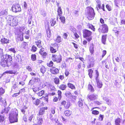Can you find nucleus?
<instances>
[{
	"instance_id": "412c9836",
	"label": "nucleus",
	"mask_w": 125,
	"mask_h": 125,
	"mask_svg": "<svg viewBox=\"0 0 125 125\" xmlns=\"http://www.w3.org/2000/svg\"><path fill=\"white\" fill-rule=\"evenodd\" d=\"M121 119L119 117H117L115 119V125H120Z\"/></svg>"
},
{
	"instance_id": "09e8293b",
	"label": "nucleus",
	"mask_w": 125,
	"mask_h": 125,
	"mask_svg": "<svg viewBox=\"0 0 125 125\" xmlns=\"http://www.w3.org/2000/svg\"><path fill=\"white\" fill-rule=\"evenodd\" d=\"M60 19L61 22L63 23H64L65 21V17L64 16L60 17Z\"/></svg>"
},
{
	"instance_id": "864d4df0",
	"label": "nucleus",
	"mask_w": 125,
	"mask_h": 125,
	"mask_svg": "<svg viewBox=\"0 0 125 125\" xmlns=\"http://www.w3.org/2000/svg\"><path fill=\"white\" fill-rule=\"evenodd\" d=\"M5 92V90L2 88H0V96Z\"/></svg>"
},
{
	"instance_id": "1a4fd4ad",
	"label": "nucleus",
	"mask_w": 125,
	"mask_h": 125,
	"mask_svg": "<svg viewBox=\"0 0 125 125\" xmlns=\"http://www.w3.org/2000/svg\"><path fill=\"white\" fill-rule=\"evenodd\" d=\"M96 72V76L95 77V79L96 81L97 85L98 87L99 88L102 87V84L101 82H99L98 79V77L99 76V73L97 70H95Z\"/></svg>"
},
{
	"instance_id": "de8ad7c7",
	"label": "nucleus",
	"mask_w": 125,
	"mask_h": 125,
	"mask_svg": "<svg viewBox=\"0 0 125 125\" xmlns=\"http://www.w3.org/2000/svg\"><path fill=\"white\" fill-rule=\"evenodd\" d=\"M92 114L94 115H97L99 114V112L97 110H92Z\"/></svg>"
},
{
	"instance_id": "a19ab883",
	"label": "nucleus",
	"mask_w": 125,
	"mask_h": 125,
	"mask_svg": "<svg viewBox=\"0 0 125 125\" xmlns=\"http://www.w3.org/2000/svg\"><path fill=\"white\" fill-rule=\"evenodd\" d=\"M37 47L34 45H33L31 47V52H35L37 51Z\"/></svg>"
},
{
	"instance_id": "c85d7f7f",
	"label": "nucleus",
	"mask_w": 125,
	"mask_h": 125,
	"mask_svg": "<svg viewBox=\"0 0 125 125\" xmlns=\"http://www.w3.org/2000/svg\"><path fill=\"white\" fill-rule=\"evenodd\" d=\"M88 74L89 77L91 79L93 77V71L92 69H90L88 70Z\"/></svg>"
},
{
	"instance_id": "c9c22d12",
	"label": "nucleus",
	"mask_w": 125,
	"mask_h": 125,
	"mask_svg": "<svg viewBox=\"0 0 125 125\" xmlns=\"http://www.w3.org/2000/svg\"><path fill=\"white\" fill-rule=\"evenodd\" d=\"M77 104L79 107L81 108H82L83 105L82 100L81 99H80L78 102Z\"/></svg>"
},
{
	"instance_id": "e2e57ef3",
	"label": "nucleus",
	"mask_w": 125,
	"mask_h": 125,
	"mask_svg": "<svg viewBox=\"0 0 125 125\" xmlns=\"http://www.w3.org/2000/svg\"><path fill=\"white\" fill-rule=\"evenodd\" d=\"M32 16H30V17L28 18V23L29 24H31V21L32 20Z\"/></svg>"
},
{
	"instance_id": "603ef678",
	"label": "nucleus",
	"mask_w": 125,
	"mask_h": 125,
	"mask_svg": "<svg viewBox=\"0 0 125 125\" xmlns=\"http://www.w3.org/2000/svg\"><path fill=\"white\" fill-rule=\"evenodd\" d=\"M105 6L107 9L109 11H111L112 10V9L111 7L109 4H107Z\"/></svg>"
},
{
	"instance_id": "f8f14e48",
	"label": "nucleus",
	"mask_w": 125,
	"mask_h": 125,
	"mask_svg": "<svg viewBox=\"0 0 125 125\" xmlns=\"http://www.w3.org/2000/svg\"><path fill=\"white\" fill-rule=\"evenodd\" d=\"M0 65L2 67H5L7 66L9 67L10 66L6 61L3 58H2L0 60Z\"/></svg>"
},
{
	"instance_id": "b1692460",
	"label": "nucleus",
	"mask_w": 125,
	"mask_h": 125,
	"mask_svg": "<svg viewBox=\"0 0 125 125\" xmlns=\"http://www.w3.org/2000/svg\"><path fill=\"white\" fill-rule=\"evenodd\" d=\"M37 124H35L33 125H42L43 122V120L42 118H39L37 119Z\"/></svg>"
},
{
	"instance_id": "473e14b6",
	"label": "nucleus",
	"mask_w": 125,
	"mask_h": 125,
	"mask_svg": "<svg viewBox=\"0 0 125 125\" xmlns=\"http://www.w3.org/2000/svg\"><path fill=\"white\" fill-rule=\"evenodd\" d=\"M35 43L37 47L39 48H42V46L41 45V41L40 40H37L35 42Z\"/></svg>"
},
{
	"instance_id": "8fccbe9b",
	"label": "nucleus",
	"mask_w": 125,
	"mask_h": 125,
	"mask_svg": "<svg viewBox=\"0 0 125 125\" xmlns=\"http://www.w3.org/2000/svg\"><path fill=\"white\" fill-rule=\"evenodd\" d=\"M44 93V91L43 90H42L39 92H38L37 94V95L39 96H42Z\"/></svg>"
},
{
	"instance_id": "f704fd0d",
	"label": "nucleus",
	"mask_w": 125,
	"mask_h": 125,
	"mask_svg": "<svg viewBox=\"0 0 125 125\" xmlns=\"http://www.w3.org/2000/svg\"><path fill=\"white\" fill-rule=\"evenodd\" d=\"M51 25V26H53L56 23V21L54 19L52 18L50 21Z\"/></svg>"
},
{
	"instance_id": "c756f323",
	"label": "nucleus",
	"mask_w": 125,
	"mask_h": 125,
	"mask_svg": "<svg viewBox=\"0 0 125 125\" xmlns=\"http://www.w3.org/2000/svg\"><path fill=\"white\" fill-rule=\"evenodd\" d=\"M62 39L61 36H58L55 41L57 43H60L62 42Z\"/></svg>"
},
{
	"instance_id": "5fc2aeb1",
	"label": "nucleus",
	"mask_w": 125,
	"mask_h": 125,
	"mask_svg": "<svg viewBox=\"0 0 125 125\" xmlns=\"http://www.w3.org/2000/svg\"><path fill=\"white\" fill-rule=\"evenodd\" d=\"M5 120L4 116L3 115H0V122H3Z\"/></svg>"
},
{
	"instance_id": "ddd939ff",
	"label": "nucleus",
	"mask_w": 125,
	"mask_h": 125,
	"mask_svg": "<svg viewBox=\"0 0 125 125\" xmlns=\"http://www.w3.org/2000/svg\"><path fill=\"white\" fill-rule=\"evenodd\" d=\"M44 51V48L42 47L40 50L39 53L43 58H45L47 57V54L46 52Z\"/></svg>"
},
{
	"instance_id": "393cba45",
	"label": "nucleus",
	"mask_w": 125,
	"mask_h": 125,
	"mask_svg": "<svg viewBox=\"0 0 125 125\" xmlns=\"http://www.w3.org/2000/svg\"><path fill=\"white\" fill-rule=\"evenodd\" d=\"M0 41L3 44L7 43H9V40L4 38H2L1 39Z\"/></svg>"
},
{
	"instance_id": "20e7f679",
	"label": "nucleus",
	"mask_w": 125,
	"mask_h": 125,
	"mask_svg": "<svg viewBox=\"0 0 125 125\" xmlns=\"http://www.w3.org/2000/svg\"><path fill=\"white\" fill-rule=\"evenodd\" d=\"M51 58L53 62L57 63H60L62 61V56L60 54H52Z\"/></svg>"
},
{
	"instance_id": "a878e982",
	"label": "nucleus",
	"mask_w": 125,
	"mask_h": 125,
	"mask_svg": "<svg viewBox=\"0 0 125 125\" xmlns=\"http://www.w3.org/2000/svg\"><path fill=\"white\" fill-rule=\"evenodd\" d=\"M67 87L66 85L64 84H61L58 87L59 89L62 90H65Z\"/></svg>"
},
{
	"instance_id": "7c9ffc66",
	"label": "nucleus",
	"mask_w": 125,
	"mask_h": 125,
	"mask_svg": "<svg viewBox=\"0 0 125 125\" xmlns=\"http://www.w3.org/2000/svg\"><path fill=\"white\" fill-rule=\"evenodd\" d=\"M87 26L89 28L91 29L93 31H95V28L94 26L92 24L88 23L87 25Z\"/></svg>"
},
{
	"instance_id": "4468645a",
	"label": "nucleus",
	"mask_w": 125,
	"mask_h": 125,
	"mask_svg": "<svg viewBox=\"0 0 125 125\" xmlns=\"http://www.w3.org/2000/svg\"><path fill=\"white\" fill-rule=\"evenodd\" d=\"M48 109V107L46 106L41 108L38 113L39 115H43L45 113V110H47Z\"/></svg>"
},
{
	"instance_id": "bf43d9fd",
	"label": "nucleus",
	"mask_w": 125,
	"mask_h": 125,
	"mask_svg": "<svg viewBox=\"0 0 125 125\" xmlns=\"http://www.w3.org/2000/svg\"><path fill=\"white\" fill-rule=\"evenodd\" d=\"M94 103L96 105H100L101 104V102L98 101H94Z\"/></svg>"
},
{
	"instance_id": "7ed1b4c3",
	"label": "nucleus",
	"mask_w": 125,
	"mask_h": 125,
	"mask_svg": "<svg viewBox=\"0 0 125 125\" xmlns=\"http://www.w3.org/2000/svg\"><path fill=\"white\" fill-rule=\"evenodd\" d=\"M7 21L8 24L10 26L15 27L18 24V20L12 16H9Z\"/></svg>"
},
{
	"instance_id": "e433bc0d",
	"label": "nucleus",
	"mask_w": 125,
	"mask_h": 125,
	"mask_svg": "<svg viewBox=\"0 0 125 125\" xmlns=\"http://www.w3.org/2000/svg\"><path fill=\"white\" fill-rule=\"evenodd\" d=\"M53 81L56 84H59L60 83V80L58 77H55L53 79Z\"/></svg>"
},
{
	"instance_id": "052dcab7",
	"label": "nucleus",
	"mask_w": 125,
	"mask_h": 125,
	"mask_svg": "<svg viewBox=\"0 0 125 125\" xmlns=\"http://www.w3.org/2000/svg\"><path fill=\"white\" fill-rule=\"evenodd\" d=\"M102 63L103 64H105V67L106 68L108 69L109 67L108 65H106L107 63V62L105 60H104L102 61Z\"/></svg>"
},
{
	"instance_id": "58836bf2",
	"label": "nucleus",
	"mask_w": 125,
	"mask_h": 125,
	"mask_svg": "<svg viewBox=\"0 0 125 125\" xmlns=\"http://www.w3.org/2000/svg\"><path fill=\"white\" fill-rule=\"evenodd\" d=\"M57 93L58 95V97L59 100H60L61 99V98L62 97V92L60 90H58L57 92Z\"/></svg>"
},
{
	"instance_id": "37998d69",
	"label": "nucleus",
	"mask_w": 125,
	"mask_h": 125,
	"mask_svg": "<svg viewBox=\"0 0 125 125\" xmlns=\"http://www.w3.org/2000/svg\"><path fill=\"white\" fill-rule=\"evenodd\" d=\"M40 103L41 101H40V99H38L35 101L33 104L36 105L38 106L39 104Z\"/></svg>"
},
{
	"instance_id": "39448f33",
	"label": "nucleus",
	"mask_w": 125,
	"mask_h": 125,
	"mask_svg": "<svg viewBox=\"0 0 125 125\" xmlns=\"http://www.w3.org/2000/svg\"><path fill=\"white\" fill-rule=\"evenodd\" d=\"M3 58L7 62L8 65H11L12 62V58L11 56L9 55L5 54L3 56Z\"/></svg>"
},
{
	"instance_id": "9d476101",
	"label": "nucleus",
	"mask_w": 125,
	"mask_h": 125,
	"mask_svg": "<svg viewBox=\"0 0 125 125\" xmlns=\"http://www.w3.org/2000/svg\"><path fill=\"white\" fill-rule=\"evenodd\" d=\"M50 71L52 74L56 75L59 73V70L55 67H52L50 69Z\"/></svg>"
},
{
	"instance_id": "ea45409f",
	"label": "nucleus",
	"mask_w": 125,
	"mask_h": 125,
	"mask_svg": "<svg viewBox=\"0 0 125 125\" xmlns=\"http://www.w3.org/2000/svg\"><path fill=\"white\" fill-rule=\"evenodd\" d=\"M36 55L35 54H32L31 56V60L33 61H35L36 60Z\"/></svg>"
},
{
	"instance_id": "bb28decb",
	"label": "nucleus",
	"mask_w": 125,
	"mask_h": 125,
	"mask_svg": "<svg viewBox=\"0 0 125 125\" xmlns=\"http://www.w3.org/2000/svg\"><path fill=\"white\" fill-rule=\"evenodd\" d=\"M89 51L92 54H93L94 52V46L93 43L91 44L89 47Z\"/></svg>"
},
{
	"instance_id": "a18cd8bd",
	"label": "nucleus",
	"mask_w": 125,
	"mask_h": 125,
	"mask_svg": "<svg viewBox=\"0 0 125 125\" xmlns=\"http://www.w3.org/2000/svg\"><path fill=\"white\" fill-rule=\"evenodd\" d=\"M43 100L46 103H47L48 102V94H47L45 97L43 98Z\"/></svg>"
},
{
	"instance_id": "4c0bfd02",
	"label": "nucleus",
	"mask_w": 125,
	"mask_h": 125,
	"mask_svg": "<svg viewBox=\"0 0 125 125\" xmlns=\"http://www.w3.org/2000/svg\"><path fill=\"white\" fill-rule=\"evenodd\" d=\"M28 44L26 42H23L21 44L22 47L24 49H26L28 47Z\"/></svg>"
},
{
	"instance_id": "69168bd1",
	"label": "nucleus",
	"mask_w": 125,
	"mask_h": 125,
	"mask_svg": "<svg viewBox=\"0 0 125 125\" xmlns=\"http://www.w3.org/2000/svg\"><path fill=\"white\" fill-rule=\"evenodd\" d=\"M106 51L105 50H104L102 51V58H103L106 54Z\"/></svg>"
},
{
	"instance_id": "4d7b16f0",
	"label": "nucleus",
	"mask_w": 125,
	"mask_h": 125,
	"mask_svg": "<svg viewBox=\"0 0 125 125\" xmlns=\"http://www.w3.org/2000/svg\"><path fill=\"white\" fill-rule=\"evenodd\" d=\"M72 43L73 44L74 48L76 49L77 50L78 49V45L74 42H72Z\"/></svg>"
},
{
	"instance_id": "f03ea898",
	"label": "nucleus",
	"mask_w": 125,
	"mask_h": 125,
	"mask_svg": "<svg viewBox=\"0 0 125 125\" xmlns=\"http://www.w3.org/2000/svg\"><path fill=\"white\" fill-rule=\"evenodd\" d=\"M86 9V14L87 16V18L89 20H92L94 18L95 14L94 9L89 6L87 7Z\"/></svg>"
},
{
	"instance_id": "c03bdc74",
	"label": "nucleus",
	"mask_w": 125,
	"mask_h": 125,
	"mask_svg": "<svg viewBox=\"0 0 125 125\" xmlns=\"http://www.w3.org/2000/svg\"><path fill=\"white\" fill-rule=\"evenodd\" d=\"M82 63L81 62L80 63L77 65V69L78 70V72L80 73L81 72L80 70L82 69Z\"/></svg>"
},
{
	"instance_id": "4be33fe9",
	"label": "nucleus",
	"mask_w": 125,
	"mask_h": 125,
	"mask_svg": "<svg viewBox=\"0 0 125 125\" xmlns=\"http://www.w3.org/2000/svg\"><path fill=\"white\" fill-rule=\"evenodd\" d=\"M67 85L68 87L72 90H75L76 89L75 85L72 83H68L67 84Z\"/></svg>"
},
{
	"instance_id": "a211bd4d",
	"label": "nucleus",
	"mask_w": 125,
	"mask_h": 125,
	"mask_svg": "<svg viewBox=\"0 0 125 125\" xmlns=\"http://www.w3.org/2000/svg\"><path fill=\"white\" fill-rule=\"evenodd\" d=\"M102 27V31H108V28L107 25L105 24H102L101 25Z\"/></svg>"
},
{
	"instance_id": "6ab92c4d",
	"label": "nucleus",
	"mask_w": 125,
	"mask_h": 125,
	"mask_svg": "<svg viewBox=\"0 0 125 125\" xmlns=\"http://www.w3.org/2000/svg\"><path fill=\"white\" fill-rule=\"evenodd\" d=\"M91 34V32H83V36L84 38L89 37Z\"/></svg>"
},
{
	"instance_id": "6e6552de",
	"label": "nucleus",
	"mask_w": 125,
	"mask_h": 125,
	"mask_svg": "<svg viewBox=\"0 0 125 125\" xmlns=\"http://www.w3.org/2000/svg\"><path fill=\"white\" fill-rule=\"evenodd\" d=\"M98 95L94 93L89 94L87 96V99L90 101L96 100L97 98Z\"/></svg>"
},
{
	"instance_id": "49530a36",
	"label": "nucleus",
	"mask_w": 125,
	"mask_h": 125,
	"mask_svg": "<svg viewBox=\"0 0 125 125\" xmlns=\"http://www.w3.org/2000/svg\"><path fill=\"white\" fill-rule=\"evenodd\" d=\"M54 63L52 61H50L49 63L47 64V65L49 67H52L53 66Z\"/></svg>"
},
{
	"instance_id": "f257e3e1",
	"label": "nucleus",
	"mask_w": 125,
	"mask_h": 125,
	"mask_svg": "<svg viewBox=\"0 0 125 125\" xmlns=\"http://www.w3.org/2000/svg\"><path fill=\"white\" fill-rule=\"evenodd\" d=\"M18 112L16 109H12L9 115V119L11 123H13L18 122Z\"/></svg>"
},
{
	"instance_id": "774afa93",
	"label": "nucleus",
	"mask_w": 125,
	"mask_h": 125,
	"mask_svg": "<svg viewBox=\"0 0 125 125\" xmlns=\"http://www.w3.org/2000/svg\"><path fill=\"white\" fill-rule=\"evenodd\" d=\"M34 92H37L39 90V88L38 87H35L32 88Z\"/></svg>"
},
{
	"instance_id": "0eeeda50",
	"label": "nucleus",
	"mask_w": 125,
	"mask_h": 125,
	"mask_svg": "<svg viewBox=\"0 0 125 125\" xmlns=\"http://www.w3.org/2000/svg\"><path fill=\"white\" fill-rule=\"evenodd\" d=\"M61 106H63L66 109H68L70 106V102L68 101L64 100L62 101L60 103Z\"/></svg>"
},
{
	"instance_id": "13d9d810",
	"label": "nucleus",
	"mask_w": 125,
	"mask_h": 125,
	"mask_svg": "<svg viewBox=\"0 0 125 125\" xmlns=\"http://www.w3.org/2000/svg\"><path fill=\"white\" fill-rule=\"evenodd\" d=\"M106 108V107L104 105H103L100 108V109L101 111L103 112L105 110Z\"/></svg>"
},
{
	"instance_id": "72a5a7b5",
	"label": "nucleus",
	"mask_w": 125,
	"mask_h": 125,
	"mask_svg": "<svg viewBox=\"0 0 125 125\" xmlns=\"http://www.w3.org/2000/svg\"><path fill=\"white\" fill-rule=\"evenodd\" d=\"M16 73V71L14 70H10L7 71L5 72V73H6L10 74H15Z\"/></svg>"
},
{
	"instance_id": "423d86ee",
	"label": "nucleus",
	"mask_w": 125,
	"mask_h": 125,
	"mask_svg": "<svg viewBox=\"0 0 125 125\" xmlns=\"http://www.w3.org/2000/svg\"><path fill=\"white\" fill-rule=\"evenodd\" d=\"M11 10L13 12L16 13L21 11V9L20 6L17 4H15L12 5L11 8Z\"/></svg>"
},
{
	"instance_id": "5701e85b",
	"label": "nucleus",
	"mask_w": 125,
	"mask_h": 125,
	"mask_svg": "<svg viewBox=\"0 0 125 125\" xmlns=\"http://www.w3.org/2000/svg\"><path fill=\"white\" fill-rule=\"evenodd\" d=\"M10 109V108L9 107H5L2 110L1 113V114H3L4 113H8Z\"/></svg>"
},
{
	"instance_id": "aec40b11",
	"label": "nucleus",
	"mask_w": 125,
	"mask_h": 125,
	"mask_svg": "<svg viewBox=\"0 0 125 125\" xmlns=\"http://www.w3.org/2000/svg\"><path fill=\"white\" fill-rule=\"evenodd\" d=\"M107 35H103L102 36L101 41L102 43L104 45L106 44Z\"/></svg>"
},
{
	"instance_id": "338daca9",
	"label": "nucleus",
	"mask_w": 125,
	"mask_h": 125,
	"mask_svg": "<svg viewBox=\"0 0 125 125\" xmlns=\"http://www.w3.org/2000/svg\"><path fill=\"white\" fill-rule=\"evenodd\" d=\"M71 92L69 91H68L65 93V94L67 97H68L71 95Z\"/></svg>"
},
{
	"instance_id": "2f4dec72",
	"label": "nucleus",
	"mask_w": 125,
	"mask_h": 125,
	"mask_svg": "<svg viewBox=\"0 0 125 125\" xmlns=\"http://www.w3.org/2000/svg\"><path fill=\"white\" fill-rule=\"evenodd\" d=\"M96 2L97 5H96V7L97 8V10H99L101 8V1L99 0H97L96 1Z\"/></svg>"
},
{
	"instance_id": "cd10ccee",
	"label": "nucleus",
	"mask_w": 125,
	"mask_h": 125,
	"mask_svg": "<svg viewBox=\"0 0 125 125\" xmlns=\"http://www.w3.org/2000/svg\"><path fill=\"white\" fill-rule=\"evenodd\" d=\"M88 90L92 92H94L95 91L92 85L89 83L88 86Z\"/></svg>"
},
{
	"instance_id": "680f3d73",
	"label": "nucleus",
	"mask_w": 125,
	"mask_h": 125,
	"mask_svg": "<svg viewBox=\"0 0 125 125\" xmlns=\"http://www.w3.org/2000/svg\"><path fill=\"white\" fill-rule=\"evenodd\" d=\"M45 29L46 31H50L49 26L47 24L45 25Z\"/></svg>"
},
{
	"instance_id": "f3484780",
	"label": "nucleus",
	"mask_w": 125,
	"mask_h": 125,
	"mask_svg": "<svg viewBox=\"0 0 125 125\" xmlns=\"http://www.w3.org/2000/svg\"><path fill=\"white\" fill-rule=\"evenodd\" d=\"M64 114L66 116L69 117L72 115V112L70 110H66L64 111Z\"/></svg>"
},
{
	"instance_id": "3c124183",
	"label": "nucleus",
	"mask_w": 125,
	"mask_h": 125,
	"mask_svg": "<svg viewBox=\"0 0 125 125\" xmlns=\"http://www.w3.org/2000/svg\"><path fill=\"white\" fill-rule=\"evenodd\" d=\"M73 59L71 57L69 58L66 59V61L67 62H68L69 63H71V62H73Z\"/></svg>"
},
{
	"instance_id": "dca6fc26",
	"label": "nucleus",
	"mask_w": 125,
	"mask_h": 125,
	"mask_svg": "<svg viewBox=\"0 0 125 125\" xmlns=\"http://www.w3.org/2000/svg\"><path fill=\"white\" fill-rule=\"evenodd\" d=\"M57 18H58V16L61 17L62 14V9L61 7H59L57 10Z\"/></svg>"
},
{
	"instance_id": "6e6d98bb",
	"label": "nucleus",
	"mask_w": 125,
	"mask_h": 125,
	"mask_svg": "<svg viewBox=\"0 0 125 125\" xmlns=\"http://www.w3.org/2000/svg\"><path fill=\"white\" fill-rule=\"evenodd\" d=\"M25 34H26V35L25 36V38L26 39H28L30 36L29 32H25Z\"/></svg>"
},
{
	"instance_id": "2eb2a0df",
	"label": "nucleus",
	"mask_w": 125,
	"mask_h": 125,
	"mask_svg": "<svg viewBox=\"0 0 125 125\" xmlns=\"http://www.w3.org/2000/svg\"><path fill=\"white\" fill-rule=\"evenodd\" d=\"M94 60L93 57L91 58L89 60V63L88 65L87 66V67L88 68L92 67L94 65Z\"/></svg>"
},
{
	"instance_id": "9b49d317",
	"label": "nucleus",
	"mask_w": 125,
	"mask_h": 125,
	"mask_svg": "<svg viewBox=\"0 0 125 125\" xmlns=\"http://www.w3.org/2000/svg\"><path fill=\"white\" fill-rule=\"evenodd\" d=\"M56 44L57 45L56 43H52L49 46L50 51L52 53H55L57 51L56 49L53 47Z\"/></svg>"
},
{
	"instance_id": "0e129e2a",
	"label": "nucleus",
	"mask_w": 125,
	"mask_h": 125,
	"mask_svg": "<svg viewBox=\"0 0 125 125\" xmlns=\"http://www.w3.org/2000/svg\"><path fill=\"white\" fill-rule=\"evenodd\" d=\"M9 51H11L13 53H16V51L15 50V49L14 48H10L9 49Z\"/></svg>"
},
{
	"instance_id": "79ce46f5",
	"label": "nucleus",
	"mask_w": 125,
	"mask_h": 125,
	"mask_svg": "<svg viewBox=\"0 0 125 125\" xmlns=\"http://www.w3.org/2000/svg\"><path fill=\"white\" fill-rule=\"evenodd\" d=\"M40 70L41 73L43 74L45 72L46 68L44 66H42L40 68Z\"/></svg>"
}]
</instances>
